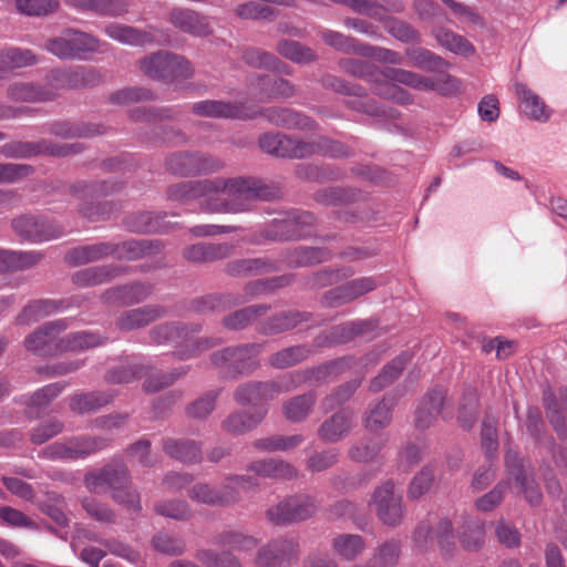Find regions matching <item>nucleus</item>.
Here are the masks:
<instances>
[{"label": "nucleus", "mask_w": 567, "mask_h": 567, "mask_svg": "<svg viewBox=\"0 0 567 567\" xmlns=\"http://www.w3.org/2000/svg\"><path fill=\"white\" fill-rule=\"evenodd\" d=\"M116 393L111 390L79 393L71 398L70 409L80 414L95 412L111 403Z\"/></svg>", "instance_id": "obj_34"}, {"label": "nucleus", "mask_w": 567, "mask_h": 567, "mask_svg": "<svg viewBox=\"0 0 567 567\" xmlns=\"http://www.w3.org/2000/svg\"><path fill=\"white\" fill-rule=\"evenodd\" d=\"M308 315L299 311H282L265 321L260 331L265 334H277L296 328L300 322L307 321Z\"/></svg>", "instance_id": "obj_43"}, {"label": "nucleus", "mask_w": 567, "mask_h": 567, "mask_svg": "<svg viewBox=\"0 0 567 567\" xmlns=\"http://www.w3.org/2000/svg\"><path fill=\"white\" fill-rule=\"evenodd\" d=\"M276 50L282 58L296 64H309L318 60L315 50L295 40L281 39Z\"/></svg>", "instance_id": "obj_41"}, {"label": "nucleus", "mask_w": 567, "mask_h": 567, "mask_svg": "<svg viewBox=\"0 0 567 567\" xmlns=\"http://www.w3.org/2000/svg\"><path fill=\"white\" fill-rule=\"evenodd\" d=\"M435 542L444 554H450L454 548V532L449 519L440 520L435 532L425 522L420 523L416 527L413 543L417 550L426 551Z\"/></svg>", "instance_id": "obj_14"}, {"label": "nucleus", "mask_w": 567, "mask_h": 567, "mask_svg": "<svg viewBox=\"0 0 567 567\" xmlns=\"http://www.w3.org/2000/svg\"><path fill=\"white\" fill-rule=\"evenodd\" d=\"M262 346L258 343L225 348L210 355V363L225 375L235 378L258 367V354Z\"/></svg>", "instance_id": "obj_7"}, {"label": "nucleus", "mask_w": 567, "mask_h": 567, "mask_svg": "<svg viewBox=\"0 0 567 567\" xmlns=\"http://www.w3.org/2000/svg\"><path fill=\"white\" fill-rule=\"evenodd\" d=\"M230 246L227 244L199 243L187 247L184 256L190 261H213L229 255Z\"/></svg>", "instance_id": "obj_44"}, {"label": "nucleus", "mask_w": 567, "mask_h": 567, "mask_svg": "<svg viewBox=\"0 0 567 567\" xmlns=\"http://www.w3.org/2000/svg\"><path fill=\"white\" fill-rule=\"evenodd\" d=\"M114 179H80L72 186V192L83 198L106 196L113 192Z\"/></svg>", "instance_id": "obj_60"}, {"label": "nucleus", "mask_w": 567, "mask_h": 567, "mask_svg": "<svg viewBox=\"0 0 567 567\" xmlns=\"http://www.w3.org/2000/svg\"><path fill=\"white\" fill-rule=\"evenodd\" d=\"M192 112L196 115L207 117H225L247 120L254 118L255 114H250L240 103H230L223 101L206 100L196 102L192 105Z\"/></svg>", "instance_id": "obj_24"}, {"label": "nucleus", "mask_w": 567, "mask_h": 567, "mask_svg": "<svg viewBox=\"0 0 567 567\" xmlns=\"http://www.w3.org/2000/svg\"><path fill=\"white\" fill-rule=\"evenodd\" d=\"M49 132L61 138L89 137L103 134L105 130L94 124H73L70 122L53 123Z\"/></svg>", "instance_id": "obj_48"}, {"label": "nucleus", "mask_w": 567, "mask_h": 567, "mask_svg": "<svg viewBox=\"0 0 567 567\" xmlns=\"http://www.w3.org/2000/svg\"><path fill=\"white\" fill-rule=\"evenodd\" d=\"M104 33L126 45H145L154 42V37L150 31L141 30L132 25L111 22L104 27Z\"/></svg>", "instance_id": "obj_27"}, {"label": "nucleus", "mask_w": 567, "mask_h": 567, "mask_svg": "<svg viewBox=\"0 0 567 567\" xmlns=\"http://www.w3.org/2000/svg\"><path fill=\"white\" fill-rule=\"evenodd\" d=\"M12 228L22 239L32 243L48 241L62 235L58 227L33 216H21L13 219Z\"/></svg>", "instance_id": "obj_18"}, {"label": "nucleus", "mask_w": 567, "mask_h": 567, "mask_svg": "<svg viewBox=\"0 0 567 567\" xmlns=\"http://www.w3.org/2000/svg\"><path fill=\"white\" fill-rule=\"evenodd\" d=\"M380 21L383 22L389 34L403 43H419L421 41L420 32L405 21L384 16L383 20Z\"/></svg>", "instance_id": "obj_58"}, {"label": "nucleus", "mask_w": 567, "mask_h": 567, "mask_svg": "<svg viewBox=\"0 0 567 567\" xmlns=\"http://www.w3.org/2000/svg\"><path fill=\"white\" fill-rule=\"evenodd\" d=\"M104 343V339L95 333L80 331L60 339L61 351H80L91 349Z\"/></svg>", "instance_id": "obj_59"}, {"label": "nucleus", "mask_w": 567, "mask_h": 567, "mask_svg": "<svg viewBox=\"0 0 567 567\" xmlns=\"http://www.w3.org/2000/svg\"><path fill=\"white\" fill-rule=\"evenodd\" d=\"M41 258L37 251H13L0 249V272L21 270L34 266Z\"/></svg>", "instance_id": "obj_47"}, {"label": "nucleus", "mask_w": 567, "mask_h": 567, "mask_svg": "<svg viewBox=\"0 0 567 567\" xmlns=\"http://www.w3.org/2000/svg\"><path fill=\"white\" fill-rule=\"evenodd\" d=\"M377 286L378 282L372 277L354 279L329 290L324 302L330 307H338L374 290Z\"/></svg>", "instance_id": "obj_22"}, {"label": "nucleus", "mask_w": 567, "mask_h": 567, "mask_svg": "<svg viewBox=\"0 0 567 567\" xmlns=\"http://www.w3.org/2000/svg\"><path fill=\"white\" fill-rule=\"evenodd\" d=\"M317 502L309 495H295L270 507L266 515L276 525H288L311 517L317 511Z\"/></svg>", "instance_id": "obj_9"}, {"label": "nucleus", "mask_w": 567, "mask_h": 567, "mask_svg": "<svg viewBox=\"0 0 567 567\" xmlns=\"http://www.w3.org/2000/svg\"><path fill=\"white\" fill-rule=\"evenodd\" d=\"M439 416L443 419L452 416V403L446 391L442 388L433 389L426 393L415 412V425L419 429H427L434 424Z\"/></svg>", "instance_id": "obj_13"}, {"label": "nucleus", "mask_w": 567, "mask_h": 567, "mask_svg": "<svg viewBox=\"0 0 567 567\" xmlns=\"http://www.w3.org/2000/svg\"><path fill=\"white\" fill-rule=\"evenodd\" d=\"M163 450L171 457L183 463H195L202 460V446L193 440L166 439Z\"/></svg>", "instance_id": "obj_35"}, {"label": "nucleus", "mask_w": 567, "mask_h": 567, "mask_svg": "<svg viewBox=\"0 0 567 567\" xmlns=\"http://www.w3.org/2000/svg\"><path fill=\"white\" fill-rule=\"evenodd\" d=\"M354 426L352 411L341 409L324 420L318 429V436L327 443H337L346 439Z\"/></svg>", "instance_id": "obj_23"}, {"label": "nucleus", "mask_w": 567, "mask_h": 567, "mask_svg": "<svg viewBox=\"0 0 567 567\" xmlns=\"http://www.w3.org/2000/svg\"><path fill=\"white\" fill-rule=\"evenodd\" d=\"M405 56L410 65L431 72L441 71L447 66L443 58L421 47L408 48Z\"/></svg>", "instance_id": "obj_45"}, {"label": "nucleus", "mask_w": 567, "mask_h": 567, "mask_svg": "<svg viewBox=\"0 0 567 567\" xmlns=\"http://www.w3.org/2000/svg\"><path fill=\"white\" fill-rule=\"evenodd\" d=\"M411 360V355L408 353H402L398 358L393 359L391 363H389L382 372L375 377L370 383V390L372 392H379L389 385L393 380H395L405 364Z\"/></svg>", "instance_id": "obj_56"}, {"label": "nucleus", "mask_w": 567, "mask_h": 567, "mask_svg": "<svg viewBox=\"0 0 567 567\" xmlns=\"http://www.w3.org/2000/svg\"><path fill=\"white\" fill-rule=\"evenodd\" d=\"M85 486L94 493L107 487L115 502L141 511L140 495L132 487L128 470L122 460L113 461L101 471L87 474Z\"/></svg>", "instance_id": "obj_3"}, {"label": "nucleus", "mask_w": 567, "mask_h": 567, "mask_svg": "<svg viewBox=\"0 0 567 567\" xmlns=\"http://www.w3.org/2000/svg\"><path fill=\"white\" fill-rule=\"evenodd\" d=\"M101 41L93 34L69 28L50 38L44 49L61 60H82L86 54L97 52Z\"/></svg>", "instance_id": "obj_6"}, {"label": "nucleus", "mask_w": 567, "mask_h": 567, "mask_svg": "<svg viewBox=\"0 0 567 567\" xmlns=\"http://www.w3.org/2000/svg\"><path fill=\"white\" fill-rule=\"evenodd\" d=\"M396 404V398L386 394L375 406L367 411L363 416L364 427L377 431L386 427L392 421V409Z\"/></svg>", "instance_id": "obj_37"}, {"label": "nucleus", "mask_w": 567, "mask_h": 567, "mask_svg": "<svg viewBox=\"0 0 567 567\" xmlns=\"http://www.w3.org/2000/svg\"><path fill=\"white\" fill-rule=\"evenodd\" d=\"M200 330L202 326L198 323H164L152 329L151 339L156 344H174V358L186 361L196 358L220 342L219 339L212 337L193 339V336L200 332Z\"/></svg>", "instance_id": "obj_2"}, {"label": "nucleus", "mask_w": 567, "mask_h": 567, "mask_svg": "<svg viewBox=\"0 0 567 567\" xmlns=\"http://www.w3.org/2000/svg\"><path fill=\"white\" fill-rule=\"evenodd\" d=\"M276 221L281 224L282 236L298 238L310 234L315 217L309 212H289L282 219H276Z\"/></svg>", "instance_id": "obj_36"}, {"label": "nucleus", "mask_w": 567, "mask_h": 567, "mask_svg": "<svg viewBox=\"0 0 567 567\" xmlns=\"http://www.w3.org/2000/svg\"><path fill=\"white\" fill-rule=\"evenodd\" d=\"M505 465L508 475L513 477L520 487L526 501L530 505H538L542 499V493L534 478L527 475L523 462L515 451L508 450L506 452Z\"/></svg>", "instance_id": "obj_21"}, {"label": "nucleus", "mask_w": 567, "mask_h": 567, "mask_svg": "<svg viewBox=\"0 0 567 567\" xmlns=\"http://www.w3.org/2000/svg\"><path fill=\"white\" fill-rule=\"evenodd\" d=\"M299 556V542L293 536L274 538L261 547L256 556L255 564L258 567H276L282 564H291Z\"/></svg>", "instance_id": "obj_11"}, {"label": "nucleus", "mask_w": 567, "mask_h": 567, "mask_svg": "<svg viewBox=\"0 0 567 567\" xmlns=\"http://www.w3.org/2000/svg\"><path fill=\"white\" fill-rule=\"evenodd\" d=\"M312 350L308 346H293L276 352L269 359L270 365L277 369H286L306 360Z\"/></svg>", "instance_id": "obj_55"}, {"label": "nucleus", "mask_w": 567, "mask_h": 567, "mask_svg": "<svg viewBox=\"0 0 567 567\" xmlns=\"http://www.w3.org/2000/svg\"><path fill=\"white\" fill-rule=\"evenodd\" d=\"M259 89L267 97H291L296 93V86L284 78H270L268 75L259 76L256 82Z\"/></svg>", "instance_id": "obj_50"}, {"label": "nucleus", "mask_w": 567, "mask_h": 567, "mask_svg": "<svg viewBox=\"0 0 567 567\" xmlns=\"http://www.w3.org/2000/svg\"><path fill=\"white\" fill-rule=\"evenodd\" d=\"M329 258V252L316 247H298L288 252L285 261L289 267H305L322 262Z\"/></svg>", "instance_id": "obj_53"}, {"label": "nucleus", "mask_w": 567, "mask_h": 567, "mask_svg": "<svg viewBox=\"0 0 567 567\" xmlns=\"http://www.w3.org/2000/svg\"><path fill=\"white\" fill-rule=\"evenodd\" d=\"M316 402L317 395L313 391L296 395L284 403V415L291 423H300L310 415Z\"/></svg>", "instance_id": "obj_38"}, {"label": "nucleus", "mask_w": 567, "mask_h": 567, "mask_svg": "<svg viewBox=\"0 0 567 567\" xmlns=\"http://www.w3.org/2000/svg\"><path fill=\"white\" fill-rule=\"evenodd\" d=\"M372 92L380 97L390 100L399 104H410L412 102L411 94L398 85L396 82L390 81L385 75H381L378 81L372 84Z\"/></svg>", "instance_id": "obj_52"}, {"label": "nucleus", "mask_w": 567, "mask_h": 567, "mask_svg": "<svg viewBox=\"0 0 567 567\" xmlns=\"http://www.w3.org/2000/svg\"><path fill=\"white\" fill-rule=\"evenodd\" d=\"M168 21L175 28L193 37L204 38L213 33L208 18L193 9L174 8L168 14Z\"/></svg>", "instance_id": "obj_20"}, {"label": "nucleus", "mask_w": 567, "mask_h": 567, "mask_svg": "<svg viewBox=\"0 0 567 567\" xmlns=\"http://www.w3.org/2000/svg\"><path fill=\"white\" fill-rule=\"evenodd\" d=\"M172 190L175 199H193L202 196H217L224 204L240 206L239 202L249 199L270 200L280 195L279 189L264 179H190L183 182Z\"/></svg>", "instance_id": "obj_1"}, {"label": "nucleus", "mask_w": 567, "mask_h": 567, "mask_svg": "<svg viewBox=\"0 0 567 567\" xmlns=\"http://www.w3.org/2000/svg\"><path fill=\"white\" fill-rule=\"evenodd\" d=\"M58 310V305L52 300H35L24 307L18 316L17 321L20 324H30L45 316H50Z\"/></svg>", "instance_id": "obj_62"}, {"label": "nucleus", "mask_w": 567, "mask_h": 567, "mask_svg": "<svg viewBox=\"0 0 567 567\" xmlns=\"http://www.w3.org/2000/svg\"><path fill=\"white\" fill-rule=\"evenodd\" d=\"M37 62V55L29 49L14 47L2 49L0 50V79L8 70L30 66Z\"/></svg>", "instance_id": "obj_42"}, {"label": "nucleus", "mask_w": 567, "mask_h": 567, "mask_svg": "<svg viewBox=\"0 0 567 567\" xmlns=\"http://www.w3.org/2000/svg\"><path fill=\"white\" fill-rule=\"evenodd\" d=\"M338 66L342 72L371 85L382 75V69L364 60L341 58L338 60Z\"/></svg>", "instance_id": "obj_40"}, {"label": "nucleus", "mask_w": 567, "mask_h": 567, "mask_svg": "<svg viewBox=\"0 0 567 567\" xmlns=\"http://www.w3.org/2000/svg\"><path fill=\"white\" fill-rule=\"evenodd\" d=\"M266 413L267 409L265 408H258L254 412H234L221 422V429L234 435L244 434L255 429L262 421Z\"/></svg>", "instance_id": "obj_28"}, {"label": "nucleus", "mask_w": 567, "mask_h": 567, "mask_svg": "<svg viewBox=\"0 0 567 567\" xmlns=\"http://www.w3.org/2000/svg\"><path fill=\"white\" fill-rule=\"evenodd\" d=\"M319 35L324 44L344 54L359 55L362 42L339 31L322 29Z\"/></svg>", "instance_id": "obj_49"}, {"label": "nucleus", "mask_w": 567, "mask_h": 567, "mask_svg": "<svg viewBox=\"0 0 567 567\" xmlns=\"http://www.w3.org/2000/svg\"><path fill=\"white\" fill-rule=\"evenodd\" d=\"M68 327L64 319L50 321L29 334L24 346L37 354L51 355L61 351L59 334Z\"/></svg>", "instance_id": "obj_16"}, {"label": "nucleus", "mask_w": 567, "mask_h": 567, "mask_svg": "<svg viewBox=\"0 0 567 567\" xmlns=\"http://www.w3.org/2000/svg\"><path fill=\"white\" fill-rule=\"evenodd\" d=\"M382 74L390 79V81L404 84L415 90H433L435 87V83L431 82L429 79L422 76L421 74L409 70L384 68L382 69Z\"/></svg>", "instance_id": "obj_51"}, {"label": "nucleus", "mask_w": 567, "mask_h": 567, "mask_svg": "<svg viewBox=\"0 0 567 567\" xmlns=\"http://www.w3.org/2000/svg\"><path fill=\"white\" fill-rule=\"evenodd\" d=\"M332 547L343 559L353 560L363 551L365 544L360 535L342 534L332 539Z\"/></svg>", "instance_id": "obj_54"}, {"label": "nucleus", "mask_w": 567, "mask_h": 567, "mask_svg": "<svg viewBox=\"0 0 567 567\" xmlns=\"http://www.w3.org/2000/svg\"><path fill=\"white\" fill-rule=\"evenodd\" d=\"M137 65L146 78L165 84L188 80L195 74L194 65L187 58L167 50L141 58Z\"/></svg>", "instance_id": "obj_4"}, {"label": "nucleus", "mask_w": 567, "mask_h": 567, "mask_svg": "<svg viewBox=\"0 0 567 567\" xmlns=\"http://www.w3.org/2000/svg\"><path fill=\"white\" fill-rule=\"evenodd\" d=\"M371 505L375 507L378 517L388 526H396L403 519L402 496L394 491L391 481L384 482L372 494Z\"/></svg>", "instance_id": "obj_12"}, {"label": "nucleus", "mask_w": 567, "mask_h": 567, "mask_svg": "<svg viewBox=\"0 0 567 567\" xmlns=\"http://www.w3.org/2000/svg\"><path fill=\"white\" fill-rule=\"evenodd\" d=\"M434 37L443 48L455 54L470 55L474 53V47L464 37L449 29H437Z\"/></svg>", "instance_id": "obj_57"}, {"label": "nucleus", "mask_w": 567, "mask_h": 567, "mask_svg": "<svg viewBox=\"0 0 567 567\" xmlns=\"http://www.w3.org/2000/svg\"><path fill=\"white\" fill-rule=\"evenodd\" d=\"M247 471L264 478L292 480L297 477V468L289 462L279 458H264L250 462Z\"/></svg>", "instance_id": "obj_26"}, {"label": "nucleus", "mask_w": 567, "mask_h": 567, "mask_svg": "<svg viewBox=\"0 0 567 567\" xmlns=\"http://www.w3.org/2000/svg\"><path fill=\"white\" fill-rule=\"evenodd\" d=\"M196 559L205 567H241L239 560L226 550L199 549Z\"/></svg>", "instance_id": "obj_63"}, {"label": "nucleus", "mask_w": 567, "mask_h": 567, "mask_svg": "<svg viewBox=\"0 0 567 567\" xmlns=\"http://www.w3.org/2000/svg\"><path fill=\"white\" fill-rule=\"evenodd\" d=\"M79 11H91L103 17H122L128 12L130 0H63Z\"/></svg>", "instance_id": "obj_25"}, {"label": "nucleus", "mask_w": 567, "mask_h": 567, "mask_svg": "<svg viewBox=\"0 0 567 567\" xmlns=\"http://www.w3.org/2000/svg\"><path fill=\"white\" fill-rule=\"evenodd\" d=\"M258 480L249 475L227 476L219 491L220 505H230L239 501L241 492L258 488Z\"/></svg>", "instance_id": "obj_29"}, {"label": "nucleus", "mask_w": 567, "mask_h": 567, "mask_svg": "<svg viewBox=\"0 0 567 567\" xmlns=\"http://www.w3.org/2000/svg\"><path fill=\"white\" fill-rule=\"evenodd\" d=\"M110 440L102 436H74L64 442H55L41 451L44 458L76 461L85 458L109 446Z\"/></svg>", "instance_id": "obj_8"}, {"label": "nucleus", "mask_w": 567, "mask_h": 567, "mask_svg": "<svg viewBox=\"0 0 567 567\" xmlns=\"http://www.w3.org/2000/svg\"><path fill=\"white\" fill-rule=\"evenodd\" d=\"M543 400L545 403L547 416L555 431L561 435L566 432V415H567V393L559 392V402L554 392L548 386L543 391Z\"/></svg>", "instance_id": "obj_30"}, {"label": "nucleus", "mask_w": 567, "mask_h": 567, "mask_svg": "<svg viewBox=\"0 0 567 567\" xmlns=\"http://www.w3.org/2000/svg\"><path fill=\"white\" fill-rule=\"evenodd\" d=\"M308 378V372H296L270 382H247L236 389L234 398L241 405H257L275 399L280 393L295 390Z\"/></svg>", "instance_id": "obj_5"}, {"label": "nucleus", "mask_w": 567, "mask_h": 567, "mask_svg": "<svg viewBox=\"0 0 567 567\" xmlns=\"http://www.w3.org/2000/svg\"><path fill=\"white\" fill-rule=\"evenodd\" d=\"M515 90L525 115L538 122L548 121L550 116L549 111L544 101L536 93L522 83H517Z\"/></svg>", "instance_id": "obj_33"}, {"label": "nucleus", "mask_w": 567, "mask_h": 567, "mask_svg": "<svg viewBox=\"0 0 567 567\" xmlns=\"http://www.w3.org/2000/svg\"><path fill=\"white\" fill-rule=\"evenodd\" d=\"M189 372V365H183L174 368L168 372H161L150 377L143 383V389L148 393L161 391L164 388L169 386L179 378L186 375Z\"/></svg>", "instance_id": "obj_64"}, {"label": "nucleus", "mask_w": 567, "mask_h": 567, "mask_svg": "<svg viewBox=\"0 0 567 567\" xmlns=\"http://www.w3.org/2000/svg\"><path fill=\"white\" fill-rule=\"evenodd\" d=\"M307 142L309 146V150L307 151V158L313 155L348 157L352 154V151L346 144L324 135H320L315 140H310Z\"/></svg>", "instance_id": "obj_46"}, {"label": "nucleus", "mask_w": 567, "mask_h": 567, "mask_svg": "<svg viewBox=\"0 0 567 567\" xmlns=\"http://www.w3.org/2000/svg\"><path fill=\"white\" fill-rule=\"evenodd\" d=\"M4 150L13 156H31L45 153L52 156L64 157L80 153L83 150V145L81 143L54 144L43 140L38 143L17 142L6 145Z\"/></svg>", "instance_id": "obj_17"}, {"label": "nucleus", "mask_w": 567, "mask_h": 567, "mask_svg": "<svg viewBox=\"0 0 567 567\" xmlns=\"http://www.w3.org/2000/svg\"><path fill=\"white\" fill-rule=\"evenodd\" d=\"M249 113L255 114L254 117L260 115L270 124L285 128H298L303 131L317 130V123L312 118L291 109L271 106Z\"/></svg>", "instance_id": "obj_19"}, {"label": "nucleus", "mask_w": 567, "mask_h": 567, "mask_svg": "<svg viewBox=\"0 0 567 567\" xmlns=\"http://www.w3.org/2000/svg\"><path fill=\"white\" fill-rule=\"evenodd\" d=\"M7 95L14 102H47L54 100V92L45 91L41 84L14 82L7 89Z\"/></svg>", "instance_id": "obj_31"}, {"label": "nucleus", "mask_w": 567, "mask_h": 567, "mask_svg": "<svg viewBox=\"0 0 567 567\" xmlns=\"http://www.w3.org/2000/svg\"><path fill=\"white\" fill-rule=\"evenodd\" d=\"M484 535L485 524L481 519L470 516L463 517L457 529V536L466 550L480 548L484 543Z\"/></svg>", "instance_id": "obj_39"}, {"label": "nucleus", "mask_w": 567, "mask_h": 567, "mask_svg": "<svg viewBox=\"0 0 567 567\" xmlns=\"http://www.w3.org/2000/svg\"><path fill=\"white\" fill-rule=\"evenodd\" d=\"M164 313L165 310L161 306H145L127 310L117 319V326L122 330L138 329L163 317Z\"/></svg>", "instance_id": "obj_32"}, {"label": "nucleus", "mask_w": 567, "mask_h": 567, "mask_svg": "<svg viewBox=\"0 0 567 567\" xmlns=\"http://www.w3.org/2000/svg\"><path fill=\"white\" fill-rule=\"evenodd\" d=\"M258 143L265 153L282 158H307L309 150L307 141L281 133H266Z\"/></svg>", "instance_id": "obj_15"}, {"label": "nucleus", "mask_w": 567, "mask_h": 567, "mask_svg": "<svg viewBox=\"0 0 567 567\" xmlns=\"http://www.w3.org/2000/svg\"><path fill=\"white\" fill-rule=\"evenodd\" d=\"M141 252L140 245L135 241L124 243L121 246L113 247L105 243L82 246L70 250L66 260L73 265L87 264L109 255L135 259Z\"/></svg>", "instance_id": "obj_10"}, {"label": "nucleus", "mask_w": 567, "mask_h": 567, "mask_svg": "<svg viewBox=\"0 0 567 567\" xmlns=\"http://www.w3.org/2000/svg\"><path fill=\"white\" fill-rule=\"evenodd\" d=\"M384 443L385 440L381 437L359 441L349 449V457L355 462H371L378 456Z\"/></svg>", "instance_id": "obj_61"}]
</instances>
